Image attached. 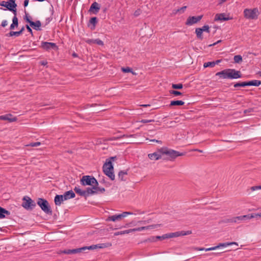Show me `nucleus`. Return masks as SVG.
I'll use <instances>...</instances> for the list:
<instances>
[{
  "mask_svg": "<svg viewBox=\"0 0 261 261\" xmlns=\"http://www.w3.org/2000/svg\"><path fill=\"white\" fill-rule=\"evenodd\" d=\"M22 206L26 210H32L36 206L35 202L28 196H24L23 198Z\"/></svg>",
  "mask_w": 261,
  "mask_h": 261,
  "instance_id": "9",
  "label": "nucleus"
},
{
  "mask_svg": "<svg viewBox=\"0 0 261 261\" xmlns=\"http://www.w3.org/2000/svg\"><path fill=\"white\" fill-rule=\"evenodd\" d=\"M85 42L88 44H91L94 43V39H88L86 40Z\"/></svg>",
  "mask_w": 261,
  "mask_h": 261,
  "instance_id": "56",
  "label": "nucleus"
},
{
  "mask_svg": "<svg viewBox=\"0 0 261 261\" xmlns=\"http://www.w3.org/2000/svg\"><path fill=\"white\" fill-rule=\"evenodd\" d=\"M203 15H199L197 16H190L189 17L186 21V25H192L199 22L202 18Z\"/></svg>",
  "mask_w": 261,
  "mask_h": 261,
  "instance_id": "11",
  "label": "nucleus"
},
{
  "mask_svg": "<svg viewBox=\"0 0 261 261\" xmlns=\"http://www.w3.org/2000/svg\"><path fill=\"white\" fill-rule=\"evenodd\" d=\"M0 6L7 8L9 11H12L14 15H17L16 7L15 0H9L7 2H0Z\"/></svg>",
  "mask_w": 261,
  "mask_h": 261,
  "instance_id": "4",
  "label": "nucleus"
},
{
  "mask_svg": "<svg viewBox=\"0 0 261 261\" xmlns=\"http://www.w3.org/2000/svg\"><path fill=\"white\" fill-rule=\"evenodd\" d=\"M214 66H215L214 61L206 62V63H204L203 64V67L204 68H206V67H213Z\"/></svg>",
  "mask_w": 261,
  "mask_h": 261,
  "instance_id": "38",
  "label": "nucleus"
},
{
  "mask_svg": "<svg viewBox=\"0 0 261 261\" xmlns=\"http://www.w3.org/2000/svg\"><path fill=\"white\" fill-rule=\"evenodd\" d=\"M253 217V216H240L234 217H232L230 218H228L225 219L223 222L224 223H239L241 221H245L246 220L251 219Z\"/></svg>",
  "mask_w": 261,
  "mask_h": 261,
  "instance_id": "6",
  "label": "nucleus"
},
{
  "mask_svg": "<svg viewBox=\"0 0 261 261\" xmlns=\"http://www.w3.org/2000/svg\"><path fill=\"white\" fill-rule=\"evenodd\" d=\"M121 70L124 73H128V72H132V69L129 67H126V68L122 67L121 68Z\"/></svg>",
  "mask_w": 261,
  "mask_h": 261,
  "instance_id": "49",
  "label": "nucleus"
},
{
  "mask_svg": "<svg viewBox=\"0 0 261 261\" xmlns=\"http://www.w3.org/2000/svg\"><path fill=\"white\" fill-rule=\"evenodd\" d=\"M92 187H88L86 190H85V197L89 196L90 195H93L96 193V189H97L98 186H96L95 185L94 186H92Z\"/></svg>",
  "mask_w": 261,
  "mask_h": 261,
  "instance_id": "15",
  "label": "nucleus"
},
{
  "mask_svg": "<svg viewBox=\"0 0 261 261\" xmlns=\"http://www.w3.org/2000/svg\"><path fill=\"white\" fill-rule=\"evenodd\" d=\"M26 28L27 29V30L29 32H30V33L32 34V30L31 29V28L30 27V26H29L28 25H26Z\"/></svg>",
  "mask_w": 261,
  "mask_h": 261,
  "instance_id": "61",
  "label": "nucleus"
},
{
  "mask_svg": "<svg viewBox=\"0 0 261 261\" xmlns=\"http://www.w3.org/2000/svg\"><path fill=\"white\" fill-rule=\"evenodd\" d=\"M74 191L76 194H79V195L85 197L86 192H85V190H81L79 187H75L74 188Z\"/></svg>",
  "mask_w": 261,
  "mask_h": 261,
  "instance_id": "30",
  "label": "nucleus"
},
{
  "mask_svg": "<svg viewBox=\"0 0 261 261\" xmlns=\"http://www.w3.org/2000/svg\"><path fill=\"white\" fill-rule=\"evenodd\" d=\"M84 249L79 248H76V249H67L63 251V253L67 254H76L81 253L83 251Z\"/></svg>",
  "mask_w": 261,
  "mask_h": 261,
  "instance_id": "19",
  "label": "nucleus"
},
{
  "mask_svg": "<svg viewBox=\"0 0 261 261\" xmlns=\"http://www.w3.org/2000/svg\"><path fill=\"white\" fill-rule=\"evenodd\" d=\"M156 237H151L149 238H148L145 241L146 242H153L156 241Z\"/></svg>",
  "mask_w": 261,
  "mask_h": 261,
  "instance_id": "45",
  "label": "nucleus"
},
{
  "mask_svg": "<svg viewBox=\"0 0 261 261\" xmlns=\"http://www.w3.org/2000/svg\"><path fill=\"white\" fill-rule=\"evenodd\" d=\"M111 246H112V243H110V242L94 245V246L95 247V249L108 248V247H111Z\"/></svg>",
  "mask_w": 261,
  "mask_h": 261,
  "instance_id": "23",
  "label": "nucleus"
},
{
  "mask_svg": "<svg viewBox=\"0 0 261 261\" xmlns=\"http://www.w3.org/2000/svg\"><path fill=\"white\" fill-rule=\"evenodd\" d=\"M150 222H151V219H149L147 220L140 221L138 222V223L140 224H146L150 223Z\"/></svg>",
  "mask_w": 261,
  "mask_h": 261,
  "instance_id": "50",
  "label": "nucleus"
},
{
  "mask_svg": "<svg viewBox=\"0 0 261 261\" xmlns=\"http://www.w3.org/2000/svg\"><path fill=\"white\" fill-rule=\"evenodd\" d=\"M261 189V186H253L251 187V190L252 191L257 190H260Z\"/></svg>",
  "mask_w": 261,
  "mask_h": 261,
  "instance_id": "52",
  "label": "nucleus"
},
{
  "mask_svg": "<svg viewBox=\"0 0 261 261\" xmlns=\"http://www.w3.org/2000/svg\"><path fill=\"white\" fill-rule=\"evenodd\" d=\"M154 120L153 119H150V120L142 119L140 121L141 122L143 123H146L154 122Z\"/></svg>",
  "mask_w": 261,
  "mask_h": 261,
  "instance_id": "51",
  "label": "nucleus"
},
{
  "mask_svg": "<svg viewBox=\"0 0 261 261\" xmlns=\"http://www.w3.org/2000/svg\"><path fill=\"white\" fill-rule=\"evenodd\" d=\"M183 87V85L182 84H173L172 85V88L174 89H181Z\"/></svg>",
  "mask_w": 261,
  "mask_h": 261,
  "instance_id": "39",
  "label": "nucleus"
},
{
  "mask_svg": "<svg viewBox=\"0 0 261 261\" xmlns=\"http://www.w3.org/2000/svg\"><path fill=\"white\" fill-rule=\"evenodd\" d=\"M221 42V40H218V41H217L216 42L214 43L213 44H211V45H210L209 46H214V45H215L216 44H218V43H220V42Z\"/></svg>",
  "mask_w": 261,
  "mask_h": 261,
  "instance_id": "64",
  "label": "nucleus"
},
{
  "mask_svg": "<svg viewBox=\"0 0 261 261\" xmlns=\"http://www.w3.org/2000/svg\"><path fill=\"white\" fill-rule=\"evenodd\" d=\"M54 201L56 205H60L61 203L64 200L62 195H57L55 197Z\"/></svg>",
  "mask_w": 261,
  "mask_h": 261,
  "instance_id": "26",
  "label": "nucleus"
},
{
  "mask_svg": "<svg viewBox=\"0 0 261 261\" xmlns=\"http://www.w3.org/2000/svg\"><path fill=\"white\" fill-rule=\"evenodd\" d=\"M134 214L130 212H124L120 214H116L113 216H109L106 221H120L122 218L126 217L128 215H134Z\"/></svg>",
  "mask_w": 261,
  "mask_h": 261,
  "instance_id": "8",
  "label": "nucleus"
},
{
  "mask_svg": "<svg viewBox=\"0 0 261 261\" xmlns=\"http://www.w3.org/2000/svg\"><path fill=\"white\" fill-rule=\"evenodd\" d=\"M127 172L126 171H120L118 173V177L122 181L126 180L125 177L127 175Z\"/></svg>",
  "mask_w": 261,
  "mask_h": 261,
  "instance_id": "29",
  "label": "nucleus"
},
{
  "mask_svg": "<svg viewBox=\"0 0 261 261\" xmlns=\"http://www.w3.org/2000/svg\"><path fill=\"white\" fill-rule=\"evenodd\" d=\"M261 82L258 80H252L247 82V86H259Z\"/></svg>",
  "mask_w": 261,
  "mask_h": 261,
  "instance_id": "28",
  "label": "nucleus"
},
{
  "mask_svg": "<svg viewBox=\"0 0 261 261\" xmlns=\"http://www.w3.org/2000/svg\"><path fill=\"white\" fill-rule=\"evenodd\" d=\"M168 239V233L165 234L162 236H156V240H164Z\"/></svg>",
  "mask_w": 261,
  "mask_h": 261,
  "instance_id": "44",
  "label": "nucleus"
},
{
  "mask_svg": "<svg viewBox=\"0 0 261 261\" xmlns=\"http://www.w3.org/2000/svg\"><path fill=\"white\" fill-rule=\"evenodd\" d=\"M24 27H23L20 30V31H17V32L11 31L7 35V36H9V37L15 36L17 37V36H20L22 33V32L24 31Z\"/></svg>",
  "mask_w": 261,
  "mask_h": 261,
  "instance_id": "24",
  "label": "nucleus"
},
{
  "mask_svg": "<svg viewBox=\"0 0 261 261\" xmlns=\"http://www.w3.org/2000/svg\"><path fill=\"white\" fill-rule=\"evenodd\" d=\"M94 43L97 44L99 45H103V42L99 39H94Z\"/></svg>",
  "mask_w": 261,
  "mask_h": 261,
  "instance_id": "48",
  "label": "nucleus"
},
{
  "mask_svg": "<svg viewBox=\"0 0 261 261\" xmlns=\"http://www.w3.org/2000/svg\"><path fill=\"white\" fill-rule=\"evenodd\" d=\"M130 232H132V229H131L125 230H123V231L116 232L114 233V235L115 236L122 235V234H127V233H129Z\"/></svg>",
  "mask_w": 261,
  "mask_h": 261,
  "instance_id": "35",
  "label": "nucleus"
},
{
  "mask_svg": "<svg viewBox=\"0 0 261 261\" xmlns=\"http://www.w3.org/2000/svg\"><path fill=\"white\" fill-rule=\"evenodd\" d=\"M218 249V247H217L216 246H215V247H211V248H206L205 249V251H212V250H216Z\"/></svg>",
  "mask_w": 261,
  "mask_h": 261,
  "instance_id": "57",
  "label": "nucleus"
},
{
  "mask_svg": "<svg viewBox=\"0 0 261 261\" xmlns=\"http://www.w3.org/2000/svg\"><path fill=\"white\" fill-rule=\"evenodd\" d=\"M216 75L223 79H237L242 77V74L240 71L230 68L218 72L216 73Z\"/></svg>",
  "mask_w": 261,
  "mask_h": 261,
  "instance_id": "1",
  "label": "nucleus"
},
{
  "mask_svg": "<svg viewBox=\"0 0 261 261\" xmlns=\"http://www.w3.org/2000/svg\"><path fill=\"white\" fill-rule=\"evenodd\" d=\"M187 8V6H184L177 10V12L182 11L184 12Z\"/></svg>",
  "mask_w": 261,
  "mask_h": 261,
  "instance_id": "60",
  "label": "nucleus"
},
{
  "mask_svg": "<svg viewBox=\"0 0 261 261\" xmlns=\"http://www.w3.org/2000/svg\"><path fill=\"white\" fill-rule=\"evenodd\" d=\"M169 93L171 94H173L175 96H179V95H182V93L179 92V91H176V90H170L169 91Z\"/></svg>",
  "mask_w": 261,
  "mask_h": 261,
  "instance_id": "40",
  "label": "nucleus"
},
{
  "mask_svg": "<svg viewBox=\"0 0 261 261\" xmlns=\"http://www.w3.org/2000/svg\"><path fill=\"white\" fill-rule=\"evenodd\" d=\"M234 61L236 63H239L242 61V57L241 55H236L234 56Z\"/></svg>",
  "mask_w": 261,
  "mask_h": 261,
  "instance_id": "36",
  "label": "nucleus"
},
{
  "mask_svg": "<svg viewBox=\"0 0 261 261\" xmlns=\"http://www.w3.org/2000/svg\"><path fill=\"white\" fill-rule=\"evenodd\" d=\"M232 245H236L237 246H238V244L236 242H226V243H219L217 247H218V248H219L220 247H226L228 246H230Z\"/></svg>",
  "mask_w": 261,
  "mask_h": 261,
  "instance_id": "27",
  "label": "nucleus"
},
{
  "mask_svg": "<svg viewBox=\"0 0 261 261\" xmlns=\"http://www.w3.org/2000/svg\"><path fill=\"white\" fill-rule=\"evenodd\" d=\"M18 25V20L16 15L14 16L12 19V23L10 26V30H13Z\"/></svg>",
  "mask_w": 261,
  "mask_h": 261,
  "instance_id": "22",
  "label": "nucleus"
},
{
  "mask_svg": "<svg viewBox=\"0 0 261 261\" xmlns=\"http://www.w3.org/2000/svg\"><path fill=\"white\" fill-rule=\"evenodd\" d=\"M40 144H41V143L40 142H36L31 143L30 144L28 145V146H31V147H37V146L40 145Z\"/></svg>",
  "mask_w": 261,
  "mask_h": 261,
  "instance_id": "43",
  "label": "nucleus"
},
{
  "mask_svg": "<svg viewBox=\"0 0 261 261\" xmlns=\"http://www.w3.org/2000/svg\"><path fill=\"white\" fill-rule=\"evenodd\" d=\"M81 182L83 186L98 185L97 180L94 177L89 175L83 176L81 179Z\"/></svg>",
  "mask_w": 261,
  "mask_h": 261,
  "instance_id": "7",
  "label": "nucleus"
},
{
  "mask_svg": "<svg viewBox=\"0 0 261 261\" xmlns=\"http://www.w3.org/2000/svg\"><path fill=\"white\" fill-rule=\"evenodd\" d=\"M159 152L162 154L167 155L169 156L168 160L170 161L174 160L177 156H183L186 154L185 152H179L166 147L161 148L159 149Z\"/></svg>",
  "mask_w": 261,
  "mask_h": 261,
  "instance_id": "2",
  "label": "nucleus"
},
{
  "mask_svg": "<svg viewBox=\"0 0 261 261\" xmlns=\"http://www.w3.org/2000/svg\"><path fill=\"white\" fill-rule=\"evenodd\" d=\"M30 25L37 31L41 30L40 27L41 26V23L39 20H37L35 22H30Z\"/></svg>",
  "mask_w": 261,
  "mask_h": 261,
  "instance_id": "21",
  "label": "nucleus"
},
{
  "mask_svg": "<svg viewBox=\"0 0 261 261\" xmlns=\"http://www.w3.org/2000/svg\"><path fill=\"white\" fill-rule=\"evenodd\" d=\"M229 17H226L225 13L217 14L215 17V21H226L231 19Z\"/></svg>",
  "mask_w": 261,
  "mask_h": 261,
  "instance_id": "17",
  "label": "nucleus"
},
{
  "mask_svg": "<svg viewBox=\"0 0 261 261\" xmlns=\"http://www.w3.org/2000/svg\"><path fill=\"white\" fill-rule=\"evenodd\" d=\"M52 18L51 17H48L46 19V24H48L51 20Z\"/></svg>",
  "mask_w": 261,
  "mask_h": 261,
  "instance_id": "63",
  "label": "nucleus"
},
{
  "mask_svg": "<svg viewBox=\"0 0 261 261\" xmlns=\"http://www.w3.org/2000/svg\"><path fill=\"white\" fill-rule=\"evenodd\" d=\"M37 204L44 213L49 215L52 214V211L46 200L43 198H39Z\"/></svg>",
  "mask_w": 261,
  "mask_h": 261,
  "instance_id": "5",
  "label": "nucleus"
},
{
  "mask_svg": "<svg viewBox=\"0 0 261 261\" xmlns=\"http://www.w3.org/2000/svg\"><path fill=\"white\" fill-rule=\"evenodd\" d=\"M137 136V134H132V135H124L123 136V137L124 138H128V137H131V138H136Z\"/></svg>",
  "mask_w": 261,
  "mask_h": 261,
  "instance_id": "53",
  "label": "nucleus"
},
{
  "mask_svg": "<svg viewBox=\"0 0 261 261\" xmlns=\"http://www.w3.org/2000/svg\"><path fill=\"white\" fill-rule=\"evenodd\" d=\"M246 216H253V217L252 218H255V217H261V213H259V214H248V215H246Z\"/></svg>",
  "mask_w": 261,
  "mask_h": 261,
  "instance_id": "54",
  "label": "nucleus"
},
{
  "mask_svg": "<svg viewBox=\"0 0 261 261\" xmlns=\"http://www.w3.org/2000/svg\"><path fill=\"white\" fill-rule=\"evenodd\" d=\"M81 248H83V251L86 250H94L95 249V247L94 246V245H91L90 246H85L83 247H81Z\"/></svg>",
  "mask_w": 261,
  "mask_h": 261,
  "instance_id": "42",
  "label": "nucleus"
},
{
  "mask_svg": "<svg viewBox=\"0 0 261 261\" xmlns=\"http://www.w3.org/2000/svg\"><path fill=\"white\" fill-rule=\"evenodd\" d=\"M95 191H96V193L97 191H100V192H103L105 191V189L103 188H99L98 187L97 189H96Z\"/></svg>",
  "mask_w": 261,
  "mask_h": 261,
  "instance_id": "58",
  "label": "nucleus"
},
{
  "mask_svg": "<svg viewBox=\"0 0 261 261\" xmlns=\"http://www.w3.org/2000/svg\"><path fill=\"white\" fill-rule=\"evenodd\" d=\"M161 154H162L159 152V150L158 152H155L152 153L148 154V158L150 160L156 161V160H158L161 158V157H162Z\"/></svg>",
  "mask_w": 261,
  "mask_h": 261,
  "instance_id": "20",
  "label": "nucleus"
},
{
  "mask_svg": "<svg viewBox=\"0 0 261 261\" xmlns=\"http://www.w3.org/2000/svg\"><path fill=\"white\" fill-rule=\"evenodd\" d=\"M100 10V6L96 2H94L91 5L89 11L94 14H96Z\"/></svg>",
  "mask_w": 261,
  "mask_h": 261,
  "instance_id": "14",
  "label": "nucleus"
},
{
  "mask_svg": "<svg viewBox=\"0 0 261 261\" xmlns=\"http://www.w3.org/2000/svg\"><path fill=\"white\" fill-rule=\"evenodd\" d=\"M103 171L111 180H114L115 175L113 172V166L111 161H109L105 163L103 166Z\"/></svg>",
  "mask_w": 261,
  "mask_h": 261,
  "instance_id": "3",
  "label": "nucleus"
},
{
  "mask_svg": "<svg viewBox=\"0 0 261 261\" xmlns=\"http://www.w3.org/2000/svg\"><path fill=\"white\" fill-rule=\"evenodd\" d=\"M0 120H8L9 122H14L17 120V118L15 117H13L12 114H8L0 116Z\"/></svg>",
  "mask_w": 261,
  "mask_h": 261,
  "instance_id": "16",
  "label": "nucleus"
},
{
  "mask_svg": "<svg viewBox=\"0 0 261 261\" xmlns=\"http://www.w3.org/2000/svg\"><path fill=\"white\" fill-rule=\"evenodd\" d=\"M24 19L25 20V21L28 22H29L30 24V22H32L33 21L31 20L29 17L27 16V14H25V16L24 18Z\"/></svg>",
  "mask_w": 261,
  "mask_h": 261,
  "instance_id": "59",
  "label": "nucleus"
},
{
  "mask_svg": "<svg viewBox=\"0 0 261 261\" xmlns=\"http://www.w3.org/2000/svg\"><path fill=\"white\" fill-rule=\"evenodd\" d=\"M195 33L196 34L197 37L200 39H203V36H202V31H201V29L200 28H196L195 30Z\"/></svg>",
  "mask_w": 261,
  "mask_h": 261,
  "instance_id": "32",
  "label": "nucleus"
},
{
  "mask_svg": "<svg viewBox=\"0 0 261 261\" xmlns=\"http://www.w3.org/2000/svg\"><path fill=\"white\" fill-rule=\"evenodd\" d=\"M132 229V232L140 231L145 230V228H144V226H142V227L135 228H133V229Z\"/></svg>",
  "mask_w": 261,
  "mask_h": 261,
  "instance_id": "46",
  "label": "nucleus"
},
{
  "mask_svg": "<svg viewBox=\"0 0 261 261\" xmlns=\"http://www.w3.org/2000/svg\"><path fill=\"white\" fill-rule=\"evenodd\" d=\"M247 86V82H241V83H237L234 85V87L235 88L238 87H245Z\"/></svg>",
  "mask_w": 261,
  "mask_h": 261,
  "instance_id": "37",
  "label": "nucleus"
},
{
  "mask_svg": "<svg viewBox=\"0 0 261 261\" xmlns=\"http://www.w3.org/2000/svg\"><path fill=\"white\" fill-rule=\"evenodd\" d=\"M97 22H98V20H97V17H92L89 20V23L88 24V26L89 27L90 25L92 24V27H91V29L94 30L95 28V26H96V24L97 23Z\"/></svg>",
  "mask_w": 261,
  "mask_h": 261,
  "instance_id": "25",
  "label": "nucleus"
},
{
  "mask_svg": "<svg viewBox=\"0 0 261 261\" xmlns=\"http://www.w3.org/2000/svg\"><path fill=\"white\" fill-rule=\"evenodd\" d=\"M62 195L64 201L68 200L70 198H73L75 196V193L72 190L67 191Z\"/></svg>",
  "mask_w": 261,
  "mask_h": 261,
  "instance_id": "18",
  "label": "nucleus"
},
{
  "mask_svg": "<svg viewBox=\"0 0 261 261\" xmlns=\"http://www.w3.org/2000/svg\"><path fill=\"white\" fill-rule=\"evenodd\" d=\"M244 16L248 19H256L258 16V10L256 8L253 9H246L244 11Z\"/></svg>",
  "mask_w": 261,
  "mask_h": 261,
  "instance_id": "10",
  "label": "nucleus"
},
{
  "mask_svg": "<svg viewBox=\"0 0 261 261\" xmlns=\"http://www.w3.org/2000/svg\"><path fill=\"white\" fill-rule=\"evenodd\" d=\"M201 29V31L203 32H206L207 33H210V27L207 25H204L202 28H200Z\"/></svg>",
  "mask_w": 261,
  "mask_h": 261,
  "instance_id": "41",
  "label": "nucleus"
},
{
  "mask_svg": "<svg viewBox=\"0 0 261 261\" xmlns=\"http://www.w3.org/2000/svg\"><path fill=\"white\" fill-rule=\"evenodd\" d=\"M41 47L46 50H49L50 49H58V46L56 44L53 42H42Z\"/></svg>",
  "mask_w": 261,
  "mask_h": 261,
  "instance_id": "12",
  "label": "nucleus"
},
{
  "mask_svg": "<svg viewBox=\"0 0 261 261\" xmlns=\"http://www.w3.org/2000/svg\"><path fill=\"white\" fill-rule=\"evenodd\" d=\"M9 214L10 212L8 211L0 206V219H3L5 218V215Z\"/></svg>",
  "mask_w": 261,
  "mask_h": 261,
  "instance_id": "31",
  "label": "nucleus"
},
{
  "mask_svg": "<svg viewBox=\"0 0 261 261\" xmlns=\"http://www.w3.org/2000/svg\"><path fill=\"white\" fill-rule=\"evenodd\" d=\"M184 103L185 102L182 100H173L171 101L170 106H182Z\"/></svg>",
  "mask_w": 261,
  "mask_h": 261,
  "instance_id": "33",
  "label": "nucleus"
},
{
  "mask_svg": "<svg viewBox=\"0 0 261 261\" xmlns=\"http://www.w3.org/2000/svg\"><path fill=\"white\" fill-rule=\"evenodd\" d=\"M161 224H152L147 226H144V228L145 230H150L158 228V227H161Z\"/></svg>",
  "mask_w": 261,
  "mask_h": 261,
  "instance_id": "34",
  "label": "nucleus"
},
{
  "mask_svg": "<svg viewBox=\"0 0 261 261\" xmlns=\"http://www.w3.org/2000/svg\"><path fill=\"white\" fill-rule=\"evenodd\" d=\"M29 2V0H24V4H23L24 7H26L27 6H28Z\"/></svg>",
  "mask_w": 261,
  "mask_h": 261,
  "instance_id": "62",
  "label": "nucleus"
},
{
  "mask_svg": "<svg viewBox=\"0 0 261 261\" xmlns=\"http://www.w3.org/2000/svg\"><path fill=\"white\" fill-rule=\"evenodd\" d=\"M141 13L142 10L140 9H138L135 11L134 15L135 17H138L141 14Z\"/></svg>",
  "mask_w": 261,
  "mask_h": 261,
  "instance_id": "47",
  "label": "nucleus"
},
{
  "mask_svg": "<svg viewBox=\"0 0 261 261\" xmlns=\"http://www.w3.org/2000/svg\"><path fill=\"white\" fill-rule=\"evenodd\" d=\"M192 233V231L188 230V231H176L175 232H172L170 233H168V238L178 237L179 236H184L186 235H189Z\"/></svg>",
  "mask_w": 261,
  "mask_h": 261,
  "instance_id": "13",
  "label": "nucleus"
},
{
  "mask_svg": "<svg viewBox=\"0 0 261 261\" xmlns=\"http://www.w3.org/2000/svg\"><path fill=\"white\" fill-rule=\"evenodd\" d=\"M8 25V21L7 20H4L2 21L1 23V26L3 28H5Z\"/></svg>",
  "mask_w": 261,
  "mask_h": 261,
  "instance_id": "55",
  "label": "nucleus"
}]
</instances>
